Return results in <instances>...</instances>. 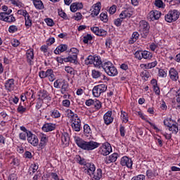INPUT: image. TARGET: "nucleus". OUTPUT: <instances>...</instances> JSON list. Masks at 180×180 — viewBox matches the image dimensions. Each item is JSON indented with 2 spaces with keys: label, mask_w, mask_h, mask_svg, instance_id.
<instances>
[{
  "label": "nucleus",
  "mask_w": 180,
  "mask_h": 180,
  "mask_svg": "<svg viewBox=\"0 0 180 180\" xmlns=\"http://www.w3.org/2000/svg\"><path fill=\"white\" fill-rule=\"evenodd\" d=\"M169 13L172 15V18H173V22H176L179 19L180 13L178 10H171L169 11Z\"/></svg>",
  "instance_id": "25"
},
{
  "label": "nucleus",
  "mask_w": 180,
  "mask_h": 180,
  "mask_svg": "<svg viewBox=\"0 0 180 180\" xmlns=\"http://www.w3.org/2000/svg\"><path fill=\"white\" fill-rule=\"evenodd\" d=\"M102 68L109 77H116V75H117V69H116L113 63L110 61L105 62L102 65Z\"/></svg>",
  "instance_id": "2"
},
{
  "label": "nucleus",
  "mask_w": 180,
  "mask_h": 180,
  "mask_svg": "<svg viewBox=\"0 0 180 180\" xmlns=\"http://www.w3.org/2000/svg\"><path fill=\"white\" fill-rule=\"evenodd\" d=\"M90 176L93 180H100L102 178V169H98Z\"/></svg>",
  "instance_id": "22"
},
{
  "label": "nucleus",
  "mask_w": 180,
  "mask_h": 180,
  "mask_svg": "<svg viewBox=\"0 0 180 180\" xmlns=\"http://www.w3.org/2000/svg\"><path fill=\"white\" fill-rule=\"evenodd\" d=\"M75 20H81L82 19V14L81 13H76L73 16Z\"/></svg>",
  "instance_id": "54"
},
{
  "label": "nucleus",
  "mask_w": 180,
  "mask_h": 180,
  "mask_svg": "<svg viewBox=\"0 0 180 180\" xmlns=\"http://www.w3.org/2000/svg\"><path fill=\"white\" fill-rule=\"evenodd\" d=\"M68 112H69L68 114V117H71L72 120L77 119L78 117V115H77V114H74V112H72V110H68Z\"/></svg>",
  "instance_id": "49"
},
{
  "label": "nucleus",
  "mask_w": 180,
  "mask_h": 180,
  "mask_svg": "<svg viewBox=\"0 0 180 180\" xmlns=\"http://www.w3.org/2000/svg\"><path fill=\"white\" fill-rule=\"evenodd\" d=\"M56 129V125L51 123L44 124L42 127L43 131L49 132L53 131V130Z\"/></svg>",
  "instance_id": "18"
},
{
  "label": "nucleus",
  "mask_w": 180,
  "mask_h": 180,
  "mask_svg": "<svg viewBox=\"0 0 180 180\" xmlns=\"http://www.w3.org/2000/svg\"><path fill=\"white\" fill-rule=\"evenodd\" d=\"M91 75L94 79H97V78H101L102 77V72L99 70H93L91 72Z\"/></svg>",
  "instance_id": "34"
},
{
  "label": "nucleus",
  "mask_w": 180,
  "mask_h": 180,
  "mask_svg": "<svg viewBox=\"0 0 180 180\" xmlns=\"http://www.w3.org/2000/svg\"><path fill=\"white\" fill-rule=\"evenodd\" d=\"M142 58H144L145 60H150V58H153V53L148 51H143Z\"/></svg>",
  "instance_id": "30"
},
{
  "label": "nucleus",
  "mask_w": 180,
  "mask_h": 180,
  "mask_svg": "<svg viewBox=\"0 0 180 180\" xmlns=\"http://www.w3.org/2000/svg\"><path fill=\"white\" fill-rule=\"evenodd\" d=\"M161 18V12L158 11H151L148 15V19L150 22H154V20H158Z\"/></svg>",
  "instance_id": "9"
},
{
  "label": "nucleus",
  "mask_w": 180,
  "mask_h": 180,
  "mask_svg": "<svg viewBox=\"0 0 180 180\" xmlns=\"http://www.w3.org/2000/svg\"><path fill=\"white\" fill-rule=\"evenodd\" d=\"M121 118L122 120V122H124L125 123H127V122H129V117L127 116V112H121Z\"/></svg>",
  "instance_id": "41"
},
{
  "label": "nucleus",
  "mask_w": 180,
  "mask_h": 180,
  "mask_svg": "<svg viewBox=\"0 0 180 180\" xmlns=\"http://www.w3.org/2000/svg\"><path fill=\"white\" fill-rule=\"evenodd\" d=\"M33 4L37 9H43L44 6L43 5V2L40 0H32Z\"/></svg>",
  "instance_id": "32"
},
{
  "label": "nucleus",
  "mask_w": 180,
  "mask_h": 180,
  "mask_svg": "<svg viewBox=\"0 0 180 180\" xmlns=\"http://www.w3.org/2000/svg\"><path fill=\"white\" fill-rule=\"evenodd\" d=\"M72 127L75 131H79L81 130V120L78 117L73 119Z\"/></svg>",
  "instance_id": "13"
},
{
  "label": "nucleus",
  "mask_w": 180,
  "mask_h": 180,
  "mask_svg": "<svg viewBox=\"0 0 180 180\" xmlns=\"http://www.w3.org/2000/svg\"><path fill=\"white\" fill-rule=\"evenodd\" d=\"M105 124L109 125L113 122V116H112V111L109 110L104 114L103 116Z\"/></svg>",
  "instance_id": "12"
},
{
  "label": "nucleus",
  "mask_w": 180,
  "mask_h": 180,
  "mask_svg": "<svg viewBox=\"0 0 180 180\" xmlns=\"http://www.w3.org/2000/svg\"><path fill=\"white\" fill-rule=\"evenodd\" d=\"M11 44L13 47H18V46L20 44V42L19 41V40L14 39L11 41Z\"/></svg>",
  "instance_id": "55"
},
{
  "label": "nucleus",
  "mask_w": 180,
  "mask_h": 180,
  "mask_svg": "<svg viewBox=\"0 0 180 180\" xmlns=\"http://www.w3.org/2000/svg\"><path fill=\"white\" fill-rule=\"evenodd\" d=\"M106 34H108V32H106V30L101 28H98V32H97V36H106Z\"/></svg>",
  "instance_id": "48"
},
{
  "label": "nucleus",
  "mask_w": 180,
  "mask_h": 180,
  "mask_svg": "<svg viewBox=\"0 0 180 180\" xmlns=\"http://www.w3.org/2000/svg\"><path fill=\"white\" fill-rule=\"evenodd\" d=\"M169 74L170 79H172V81H175V82L178 81L179 78V75H178V71H176L175 68H172L169 71Z\"/></svg>",
  "instance_id": "15"
},
{
  "label": "nucleus",
  "mask_w": 180,
  "mask_h": 180,
  "mask_svg": "<svg viewBox=\"0 0 180 180\" xmlns=\"http://www.w3.org/2000/svg\"><path fill=\"white\" fill-rule=\"evenodd\" d=\"M99 12H101V2H98L94 5L91 15H93V16H98Z\"/></svg>",
  "instance_id": "24"
},
{
  "label": "nucleus",
  "mask_w": 180,
  "mask_h": 180,
  "mask_svg": "<svg viewBox=\"0 0 180 180\" xmlns=\"http://www.w3.org/2000/svg\"><path fill=\"white\" fill-rule=\"evenodd\" d=\"M117 160V153H113L105 159V164H110L111 162H115Z\"/></svg>",
  "instance_id": "20"
},
{
  "label": "nucleus",
  "mask_w": 180,
  "mask_h": 180,
  "mask_svg": "<svg viewBox=\"0 0 180 180\" xmlns=\"http://www.w3.org/2000/svg\"><path fill=\"white\" fill-rule=\"evenodd\" d=\"M48 141L49 138H47L46 135H41L40 137V143L39 144V148H41V150H43V148H44L46 146H47Z\"/></svg>",
  "instance_id": "16"
},
{
  "label": "nucleus",
  "mask_w": 180,
  "mask_h": 180,
  "mask_svg": "<svg viewBox=\"0 0 180 180\" xmlns=\"http://www.w3.org/2000/svg\"><path fill=\"white\" fill-rule=\"evenodd\" d=\"M122 22H123V20L122 18H117L114 20L115 25H116L117 27L122 26Z\"/></svg>",
  "instance_id": "63"
},
{
  "label": "nucleus",
  "mask_w": 180,
  "mask_h": 180,
  "mask_svg": "<svg viewBox=\"0 0 180 180\" xmlns=\"http://www.w3.org/2000/svg\"><path fill=\"white\" fill-rule=\"evenodd\" d=\"M18 113H25L26 112V108L23 107V103H20L17 109Z\"/></svg>",
  "instance_id": "44"
},
{
  "label": "nucleus",
  "mask_w": 180,
  "mask_h": 180,
  "mask_svg": "<svg viewBox=\"0 0 180 180\" xmlns=\"http://www.w3.org/2000/svg\"><path fill=\"white\" fill-rule=\"evenodd\" d=\"M140 76L141 77V78H143L145 81H147V79L150 78V72H148V71L147 70H143L141 72Z\"/></svg>",
  "instance_id": "36"
},
{
  "label": "nucleus",
  "mask_w": 180,
  "mask_h": 180,
  "mask_svg": "<svg viewBox=\"0 0 180 180\" xmlns=\"http://www.w3.org/2000/svg\"><path fill=\"white\" fill-rule=\"evenodd\" d=\"M9 33H15V32H18V27L16 25H11L8 28Z\"/></svg>",
  "instance_id": "53"
},
{
  "label": "nucleus",
  "mask_w": 180,
  "mask_h": 180,
  "mask_svg": "<svg viewBox=\"0 0 180 180\" xmlns=\"http://www.w3.org/2000/svg\"><path fill=\"white\" fill-rule=\"evenodd\" d=\"M0 20L7 22V23H13V22H16V18L13 15H6V13H0Z\"/></svg>",
  "instance_id": "10"
},
{
  "label": "nucleus",
  "mask_w": 180,
  "mask_h": 180,
  "mask_svg": "<svg viewBox=\"0 0 180 180\" xmlns=\"http://www.w3.org/2000/svg\"><path fill=\"white\" fill-rule=\"evenodd\" d=\"M65 63H72V64H78V56H74L71 53H69V56L67 58H63Z\"/></svg>",
  "instance_id": "14"
},
{
  "label": "nucleus",
  "mask_w": 180,
  "mask_h": 180,
  "mask_svg": "<svg viewBox=\"0 0 180 180\" xmlns=\"http://www.w3.org/2000/svg\"><path fill=\"white\" fill-rule=\"evenodd\" d=\"M139 37H140V34H139V32H134L132 34L131 39L129 40L130 44H133L134 43H136V41H137V40H139Z\"/></svg>",
  "instance_id": "29"
},
{
  "label": "nucleus",
  "mask_w": 180,
  "mask_h": 180,
  "mask_svg": "<svg viewBox=\"0 0 180 180\" xmlns=\"http://www.w3.org/2000/svg\"><path fill=\"white\" fill-rule=\"evenodd\" d=\"M106 89H108V86L103 84L95 86L92 90L93 95L96 98H99L101 94H103V92H106Z\"/></svg>",
  "instance_id": "3"
},
{
  "label": "nucleus",
  "mask_w": 180,
  "mask_h": 180,
  "mask_svg": "<svg viewBox=\"0 0 180 180\" xmlns=\"http://www.w3.org/2000/svg\"><path fill=\"white\" fill-rule=\"evenodd\" d=\"M18 15H22L24 18L27 17L29 15V13L26 10H18L17 11Z\"/></svg>",
  "instance_id": "51"
},
{
  "label": "nucleus",
  "mask_w": 180,
  "mask_h": 180,
  "mask_svg": "<svg viewBox=\"0 0 180 180\" xmlns=\"http://www.w3.org/2000/svg\"><path fill=\"white\" fill-rule=\"evenodd\" d=\"M155 6L158 8H163L164 2H162V0H155Z\"/></svg>",
  "instance_id": "50"
},
{
  "label": "nucleus",
  "mask_w": 180,
  "mask_h": 180,
  "mask_svg": "<svg viewBox=\"0 0 180 180\" xmlns=\"http://www.w3.org/2000/svg\"><path fill=\"white\" fill-rule=\"evenodd\" d=\"M158 63L157 60H155L154 62L148 63L147 65H145V67L146 69H151V68H154V67H155L157 65Z\"/></svg>",
  "instance_id": "46"
},
{
  "label": "nucleus",
  "mask_w": 180,
  "mask_h": 180,
  "mask_svg": "<svg viewBox=\"0 0 180 180\" xmlns=\"http://www.w3.org/2000/svg\"><path fill=\"white\" fill-rule=\"evenodd\" d=\"M91 40H92V35H91L90 34H88L86 36H84L83 37V43H84L85 44H88V43L91 41Z\"/></svg>",
  "instance_id": "42"
},
{
  "label": "nucleus",
  "mask_w": 180,
  "mask_h": 180,
  "mask_svg": "<svg viewBox=\"0 0 180 180\" xmlns=\"http://www.w3.org/2000/svg\"><path fill=\"white\" fill-rule=\"evenodd\" d=\"M116 8L117 6L115 5H112L110 9H109V12L110 13V15H113L114 13H116Z\"/></svg>",
  "instance_id": "64"
},
{
  "label": "nucleus",
  "mask_w": 180,
  "mask_h": 180,
  "mask_svg": "<svg viewBox=\"0 0 180 180\" xmlns=\"http://www.w3.org/2000/svg\"><path fill=\"white\" fill-rule=\"evenodd\" d=\"M140 27L142 30V37L146 39L150 32V25H148V22H147L146 20H141L140 22Z\"/></svg>",
  "instance_id": "4"
},
{
  "label": "nucleus",
  "mask_w": 180,
  "mask_h": 180,
  "mask_svg": "<svg viewBox=\"0 0 180 180\" xmlns=\"http://www.w3.org/2000/svg\"><path fill=\"white\" fill-rule=\"evenodd\" d=\"M27 134H29V132H22L20 134L19 137L20 140H26V136L27 137Z\"/></svg>",
  "instance_id": "58"
},
{
  "label": "nucleus",
  "mask_w": 180,
  "mask_h": 180,
  "mask_svg": "<svg viewBox=\"0 0 180 180\" xmlns=\"http://www.w3.org/2000/svg\"><path fill=\"white\" fill-rule=\"evenodd\" d=\"M70 11L71 12H77L78 11L76 3H73L70 5Z\"/></svg>",
  "instance_id": "60"
},
{
  "label": "nucleus",
  "mask_w": 180,
  "mask_h": 180,
  "mask_svg": "<svg viewBox=\"0 0 180 180\" xmlns=\"http://www.w3.org/2000/svg\"><path fill=\"white\" fill-rule=\"evenodd\" d=\"M93 105L96 110H99L102 108V102L99 101V100H94Z\"/></svg>",
  "instance_id": "38"
},
{
  "label": "nucleus",
  "mask_w": 180,
  "mask_h": 180,
  "mask_svg": "<svg viewBox=\"0 0 180 180\" xmlns=\"http://www.w3.org/2000/svg\"><path fill=\"white\" fill-rule=\"evenodd\" d=\"M27 141L32 146H34V147L39 146V139H37V136L32 134V132L27 134Z\"/></svg>",
  "instance_id": "8"
},
{
  "label": "nucleus",
  "mask_w": 180,
  "mask_h": 180,
  "mask_svg": "<svg viewBox=\"0 0 180 180\" xmlns=\"http://www.w3.org/2000/svg\"><path fill=\"white\" fill-rule=\"evenodd\" d=\"M78 53H79V51L77 49V48H72L70 49V53L72 56H75L76 57H78Z\"/></svg>",
  "instance_id": "47"
},
{
  "label": "nucleus",
  "mask_w": 180,
  "mask_h": 180,
  "mask_svg": "<svg viewBox=\"0 0 180 180\" xmlns=\"http://www.w3.org/2000/svg\"><path fill=\"white\" fill-rule=\"evenodd\" d=\"M84 132L86 133V134L91 133V127H89L88 124L84 126Z\"/></svg>",
  "instance_id": "59"
},
{
  "label": "nucleus",
  "mask_w": 180,
  "mask_h": 180,
  "mask_svg": "<svg viewBox=\"0 0 180 180\" xmlns=\"http://www.w3.org/2000/svg\"><path fill=\"white\" fill-rule=\"evenodd\" d=\"M135 57L138 58V60H141L143 58V51H137L135 53Z\"/></svg>",
  "instance_id": "52"
},
{
  "label": "nucleus",
  "mask_w": 180,
  "mask_h": 180,
  "mask_svg": "<svg viewBox=\"0 0 180 180\" xmlns=\"http://www.w3.org/2000/svg\"><path fill=\"white\" fill-rule=\"evenodd\" d=\"M75 141L79 148L86 150V151H91V150H95V148H98L101 146L99 143L94 141H85L79 137H75Z\"/></svg>",
  "instance_id": "1"
},
{
  "label": "nucleus",
  "mask_w": 180,
  "mask_h": 180,
  "mask_svg": "<svg viewBox=\"0 0 180 180\" xmlns=\"http://www.w3.org/2000/svg\"><path fill=\"white\" fill-rule=\"evenodd\" d=\"M51 116L52 117H54L55 119H57V117H60L61 115L60 114V112L57 110H53L51 112Z\"/></svg>",
  "instance_id": "43"
},
{
  "label": "nucleus",
  "mask_w": 180,
  "mask_h": 180,
  "mask_svg": "<svg viewBox=\"0 0 180 180\" xmlns=\"http://www.w3.org/2000/svg\"><path fill=\"white\" fill-rule=\"evenodd\" d=\"M38 96L39 101H42V102H45L46 103H49L51 101V97L47 91H40Z\"/></svg>",
  "instance_id": "6"
},
{
  "label": "nucleus",
  "mask_w": 180,
  "mask_h": 180,
  "mask_svg": "<svg viewBox=\"0 0 180 180\" xmlns=\"http://www.w3.org/2000/svg\"><path fill=\"white\" fill-rule=\"evenodd\" d=\"M65 71L68 72V74H70V75H75V70L72 67L66 66L65 68Z\"/></svg>",
  "instance_id": "40"
},
{
  "label": "nucleus",
  "mask_w": 180,
  "mask_h": 180,
  "mask_svg": "<svg viewBox=\"0 0 180 180\" xmlns=\"http://www.w3.org/2000/svg\"><path fill=\"white\" fill-rule=\"evenodd\" d=\"M165 126H167V127H169V131H172V133H174V134H176L178 133L179 128L178 126H179V124L177 122H169L167 121H164Z\"/></svg>",
  "instance_id": "7"
},
{
  "label": "nucleus",
  "mask_w": 180,
  "mask_h": 180,
  "mask_svg": "<svg viewBox=\"0 0 180 180\" xmlns=\"http://www.w3.org/2000/svg\"><path fill=\"white\" fill-rule=\"evenodd\" d=\"M71 105V102L70 100H63V105L65 106V108H70V105Z\"/></svg>",
  "instance_id": "61"
},
{
  "label": "nucleus",
  "mask_w": 180,
  "mask_h": 180,
  "mask_svg": "<svg viewBox=\"0 0 180 180\" xmlns=\"http://www.w3.org/2000/svg\"><path fill=\"white\" fill-rule=\"evenodd\" d=\"M144 178H146V176L144 175L140 174V175L133 177L131 179V180H144Z\"/></svg>",
  "instance_id": "62"
},
{
  "label": "nucleus",
  "mask_w": 180,
  "mask_h": 180,
  "mask_svg": "<svg viewBox=\"0 0 180 180\" xmlns=\"http://www.w3.org/2000/svg\"><path fill=\"white\" fill-rule=\"evenodd\" d=\"M25 26L27 29L29 27H32V19H30V15L28 14L26 17H25Z\"/></svg>",
  "instance_id": "35"
},
{
  "label": "nucleus",
  "mask_w": 180,
  "mask_h": 180,
  "mask_svg": "<svg viewBox=\"0 0 180 180\" xmlns=\"http://www.w3.org/2000/svg\"><path fill=\"white\" fill-rule=\"evenodd\" d=\"M58 15L59 16H60V18H63V19H68L67 14L65 13V12L63 11V10L58 11Z\"/></svg>",
  "instance_id": "57"
},
{
  "label": "nucleus",
  "mask_w": 180,
  "mask_h": 180,
  "mask_svg": "<svg viewBox=\"0 0 180 180\" xmlns=\"http://www.w3.org/2000/svg\"><path fill=\"white\" fill-rule=\"evenodd\" d=\"M86 167L87 169H86L85 173L88 175L91 176L96 170L95 165L92 163H87Z\"/></svg>",
  "instance_id": "21"
},
{
  "label": "nucleus",
  "mask_w": 180,
  "mask_h": 180,
  "mask_svg": "<svg viewBox=\"0 0 180 180\" xmlns=\"http://www.w3.org/2000/svg\"><path fill=\"white\" fill-rule=\"evenodd\" d=\"M93 64L94 67H96L97 68H101L102 65H103V63H102V59L99 56H94Z\"/></svg>",
  "instance_id": "26"
},
{
  "label": "nucleus",
  "mask_w": 180,
  "mask_h": 180,
  "mask_svg": "<svg viewBox=\"0 0 180 180\" xmlns=\"http://www.w3.org/2000/svg\"><path fill=\"white\" fill-rule=\"evenodd\" d=\"M68 82H64L62 87H60V93L62 94V95H64L65 92H68Z\"/></svg>",
  "instance_id": "33"
},
{
  "label": "nucleus",
  "mask_w": 180,
  "mask_h": 180,
  "mask_svg": "<svg viewBox=\"0 0 180 180\" xmlns=\"http://www.w3.org/2000/svg\"><path fill=\"white\" fill-rule=\"evenodd\" d=\"M100 19L102 22H104V23H108V13H101L100 15Z\"/></svg>",
  "instance_id": "37"
},
{
  "label": "nucleus",
  "mask_w": 180,
  "mask_h": 180,
  "mask_svg": "<svg viewBox=\"0 0 180 180\" xmlns=\"http://www.w3.org/2000/svg\"><path fill=\"white\" fill-rule=\"evenodd\" d=\"M120 164L122 167H127V168H131L133 167V161L127 156L121 158Z\"/></svg>",
  "instance_id": "11"
},
{
  "label": "nucleus",
  "mask_w": 180,
  "mask_h": 180,
  "mask_svg": "<svg viewBox=\"0 0 180 180\" xmlns=\"http://www.w3.org/2000/svg\"><path fill=\"white\" fill-rule=\"evenodd\" d=\"M33 58H34V53H33V49H29L27 51V60L28 64L33 65Z\"/></svg>",
  "instance_id": "17"
},
{
  "label": "nucleus",
  "mask_w": 180,
  "mask_h": 180,
  "mask_svg": "<svg viewBox=\"0 0 180 180\" xmlns=\"http://www.w3.org/2000/svg\"><path fill=\"white\" fill-rule=\"evenodd\" d=\"M124 13L127 18H131V12H133V7L130 6L129 4H125L124 6Z\"/></svg>",
  "instance_id": "19"
},
{
  "label": "nucleus",
  "mask_w": 180,
  "mask_h": 180,
  "mask_svg": "<svg viewBox=\"0 0 180 180\" xmlns=\"http://www.w3.org/2000/svg\"><path fill=\"white\" fill-rule=\"evenodd\" d=\"M15 79H9L8 80H7L5 83V88L6 89H7L8 91H11L12 89H13V86L15 85Z\"/></svg>",
  "instance_id": "23"
},
{
  "label": "nucleus",
  "mask_w": 180,
  "mask_h": 180,
  "mask_svg": "<svg viewBox=\"0 0 180 180\" xmlns=\"http://www.w3.org/2000/svg\"><path fill=\"white\" fill-rule=\"evenodd\" d=\"M165 19L168 23H172V22H174L172 15H171L169 12L165 16Z\"/></svg>",
  "instance_id": "45"
},
{
  "label": "nucleus",
  "mask_w": 180,
  "mask_h": 180,
  "mask_svg": "<svg viewBox=\"0 0 180 180\" xmlns=\"http://www.w3.org/2000/svg\"><path fill=\"white\" fill-rule=\"evenodd\" d=\"M68 46L66 44H61L58 46L56 50L54 51V53L56 54H60V53H64L67 50Z\"/></svg>",
  "instance_id": "27"
},
{
  "label": "nucleus",
  "mask_w": 180,
  "mask_h": 180,
  "mask_svg": "<svg viewBox=\"0 0 180 180\" xmlns=\"http://www.w3.org/2000/svg\"><path fill=\"white\" fill-rule=\"evenodd\" d=\"M67 80L63 79H57L53 84L54 88H61L62 86L64 84V82H65Z\"/></svg>",
  "instance_id": "31"
},
{
  "label": "nucleus",
  "mask_w": 180,
  "mask_h": 180,
  "mask_svg": "<svg viewBox=\"0 0 180 180\" xmlns=\"http://www.w3.org/2000/svg\"><path fill=\"white\" fill-rule=\"evenodd\" d=\"M61 140H62V143L65 144V146H68L70 143V136L68 135V133L63 134Z\"/></svg>",
  "instance_id": "28"
},
{
  "label": "nucleus",
  "mask_w": 180,
  "mask_h": 180,
  "mask_svg": "<svg viewBox=\"0 0 180 180\" xmlns=\"http://www.w3.org/2000/svg\"><path fill=\"white\" fill-rule=\"evenodd\" d=\"M45 22L48 26H54V21H53V19L51 18H46Z\"/></svg>",
  "instance_id": "56"
},
{
  "label": "nucleus",
  "mask_w": 180,
  "mask_h": 180,
  "mask_svg": "<svg viewBox=\"0 0 180 180\" xmlns=\"http://www.w3.org/2000/svg\"><path fill=\"white\" fill-rule=\"evenodd\" d=\"M94 58H95V56H89L85 60V64H86V65H89V64H94Z\"/></svg>",
  "instance_id": "39"
},
{
  "label": "nucleus",
  "mask_w": 180,
  "mask_h": 180,
  "mask_svg": "<svg viewBox=\"0 0 180 180\" xmlns=\"http://www.w3.org/2000/svg\"><path fill=\"white\" fill-rule=\"evenodd\" d=\"M100 154L102 155H109L112 153V146L110 143H105L102 145L99 150Z\"/></svg>",
  "instance_id": "5"
}]
</instances>
